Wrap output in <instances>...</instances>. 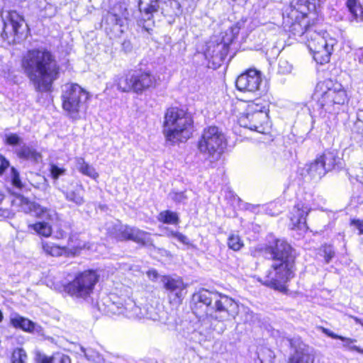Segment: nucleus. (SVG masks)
Instances as JSON below:
<instances>
[{
    "label": "nucleus",
    "instance_id": "obj_4",
    "mask_svg": "<svg viewBox=\"0 0 363 363\" xmlns=\"http://www.w3.org/2000/svg\"><path fill=\"white\" fill-rule=\"evenodd\" d=\"M289 244L284 240H277L274 246V289L283 294L288 291L286 283L293 277L294 257Z\"/></svg>",
    "mask_w": 363,
    "mask_h": 363
},
{
    "label": "nucleus",
    "instance_id": "obj_39",
    "mask_svg": "<svg viewBox=\"0 0 363 363\" xmlns=\"http://www.w3.org/2000/svg\"><path fill=\"white\" fill-rule=\"evenodd\" d=\"M320 255L323 256L325 263H329L335 257V252L333 246L325 245L320 250Z\"/></svg>",
    "mask_w": 363,
    "mask_h": 363
},
{
    "label": "nucleus",
    "instance_id": "obj_13",
    "mask_svg": "<svg viewBox=\"0 0 363 363\" xmlns=\"http://www.w3.org/2000/svg\"><path fill=\"white\" fill-rule=\"evenodd\" d=\"M3 32L1 36L9 43L19 40L25 30L23 17L16 11L3 13Z\"/></svg>",
    "mask_w": 363,
    "mask_h": 363
},
{
    "label": "nucleus",
    "instance_id": "obj_48",
    "mask_svg": "<svg viewBox=\"0 0 363 363\" xmlns=\"http://www.w3.org/2000/svg\"><path fill=\"white\" fill-rule=\"evenodd\" d=\"M355 126L363 138V110H359L357 112V120L355 123Z\"/></svg>",
    "mask_w": 363,
    "mask_h": 363
},
{
    "label": "nucleus",
    "instance_id": "obj_37",
    "mask_svg": "<svg viewBox=\"0 0 363 363\" xmlns=\"http://www.w3.org/2000/svg\"><path fill=\"white\" fill-rule=\"evenodd\" d=\"M228 246L234 251H238L244 246V243L238 234L232 233L228 238Z\"/></svg>",
    "mask_w": 363,
    "mask_h": 363
},
{
    "label": "nucleus",
    "instance_id": "obj_25",
    "mask_svg": "<svg viewBox=\"0 0 363 363\" xmlns=\"http://www.w3.org/2000/svg\"><path fill=\"white\" fill-rule=\"evenodd\" d=\"M262 116V112L255 113L253 114H247V116H242L239 118V123L241 126L247 128L250 130H255L258 133H261L264 135H267L270 137L271 126L264 127L262 125L257 126L255 124H252L251 122H247V120L253 121L259 119L261 118Z\"/></svg>",
    "mask_w": 363,
    "mask_h": 363
},
{
    "label": "nucleus",
    "instance_id": "obj_36",
    "mask_svg": "<svg viewBox=\"0 0 363 363\" xmlns=\"http://www.w3.org/2000/svg\"><path fill=\"white\" fill-rule=\"evenodd\" d=\"M338 340H340L342 342V347L344 350L350 352L355 351L358 353L360 352L361 348L355 345V343L357 342L356 339L340 335Z\"/></svg>",
    "mask_w": 363,
    "mask_h": 363
},
{
    "label": "nucleus",
    "instance_id": "obj_18",
    "mask_svg": "<svg viewBox=\"0 0 363 363\" xmlns=\"http://www.w3.org/2000/svg\"><path fill=\"white\" fill-rule=\"evenodd\" d=\"M162 281L164 284V288L169 291V296H174V301L179 302L185 294V289L186 286L183 282V280L180 277H163Z\"/></svg>",
    "mask_w": 363,
    "mask_h": 363
},
{
    "label": "nucleus",
    "instance_id": "obj_44",
    "mask_svg": "<svg viewBox=\"0 0 363 363\" xmlns=\"http://www.w3.org/2000/svg\"><path fill=\"white\" fill-rule=\"evenodd\" d=\"M292 67L288 62V61L285 60H280L278 65V73L285 74L290 73L291 71Z\"/></svg>",
    "mask_w": 363,
    "mask_h": 363
},
{
    "label": "nucleus",
    "instance_id": "obj_53",
    "mask_svg": "<svg viewBox=\"0 0 363 363\" xmlns=\"http://www.w3.org/2000/svg\"><path fill=\"white\" fill-rule=\"evenodd\" d=\"M352 224L359 230V234L361 235V240L363 242V221L361 220H352Z\"/></svg>",
    "mask_w": 363,
    "mask_h": 363
},
{
    "label": "nucleus",
    "instance_id": "obj_56",
    "mask_svg": "<svg viewBox=\"0 0 363 363\" xmlns=\"http://www.w3.org/2000/svg\"><path fill=\"white\" fill-rule=\"evenodd\" d=\"M10 212L8 210L0 208V218H8Z\"/></svg>",
    "mask_w": 363,
    "mask_h": 363
},
{
    "label": "nucleus",
    "instance_id": "obj_7",
    "mask_svg": "<svg viewBox=\"0 0 363 363\" xmlns=\"http://www.w3.org/2000/svg\"><path fill=\"white\" fill-rule=\"evenodd\" d=\"M303 42L313 53L317 63L323 65L330 61L335 40L330 38L325 30H318L315 26H308Z\"/></svg>",
    "mask_w": 363,
    "mask_h": 363
},
{
    "label": "nucleus",
    "instance_id": "obj_10",
    "mask_svg": "<svg viewBox=\"0 0 363 363\" xmlns=\"http://www.w3.org/2000/svg\"><path fill=\"white\" fill-rule=\"evenodd\" d=\"M99 276L94 270H86L78 274L65 286V291L73 298L87 301L94 293Z\"/></svg>",
    "mask_w": 363,
    "mask_h": 363
},
{
    "label": "nucleus",
    "instance_id": "obj_20",
    "mask_svg": "<svg viewBox=\"0 0 363 363\" xmlns=\"http://www.w3.org/2000/svg\"><path fill=\"white\" fill-rule=\"evenodd\" d=\"M284 23L285 26L289 27V31L294 36H299L303 42L306 28L308 26H307L306 18L296 19V18H290L289 16L284 14Z\"/></svg>",
    "mask_w": 363,
    "mask_h": 363
},
{
    "label": "nucleus",
    "instance_id": "obj_49",
    "mask_svg": "<svg viewBox=\"0 0 363 363\" xmlns=\"http://www.w3.org/2000/svg\"><path fill=\"white\" fill-rule=\"evenodd\" d=\"M172 199L178 203H183L187 199L184 192H174L172 194Z\"/></svg>",
    "mask_w": 363,
    "mask_h": 363
},
{
    "label": "nucleus",
    "instance_id": "obj_43",
    "mask_svg": "<svg viewBox=\"0 0 363 363\" xmlns=\"http://www.w3.org/2000/svg\"><path fill=\"white\" fill-rule=\"evenodd\" d=\"M106 21L108 24L121 26L123 19L120 16L110 12L106 17Z\"/></svg>",
    "mask_w": 363,
    "mask_h": 363
},
{
    "label": "nucleus",
    "instance_id": "obj_22",
    "mask_svg": "<svg viewBox=\"0 0 363 363\" xmlns=\"http://www.w3.org/2000/svg\"><path fill=\"white\" fill-rule=\"evenodd\" d=\"M311 7H313V5L309 0H297L296 2L291 3L290 11L286 13V15L296 19L306 18Z\"/></svg>",
    "mask_w": 363,
    "mask_h": 363
},
{
    "label": "nucleus",
    "instance_id": "obj_31",
    "mask_svg": "<svg viewBox=\"0 0 363 363\" xmlns=\"http://www.w3.org/2000/svg\"><path fill=\"white\" fill-rule=\"evenodd\" d=\"M307 172L314 180L320 179L327 173L325 167L323 165L318 157L308 165Z\"/></svg>",
    "mask_w": 363,
    "mask_h": 363
},
{
    "label": "nucleus",
    "instance_id": "obj_51",
    "mask_svg": "<svg viewBox=\"0 0 363 363\" xmlns=\"http://www.w3.org/2000/svg\"><path fill=\"white\" fill-rule=\"evenodd\" d=\"M37 363H52V357H48L44 354H38L36 357Z\"/></svg>",
    "mask_w": 363,
    "mask_h": 363
},
{
    "label": "nucleus",
    "instance_id": "obj_16",
    "mask_svg": "<svg viewBox=\"0 0 363 363\" xmlns=\"http://www.w3.org/2000/svg\"><path fill=\"white\" fill-rule=\"evenodd\" d=\"M309 211L310 209L308 206L301 203L294 205L289 214L291 228L298 229L303 232L306 231L308 230L306 216Z\"/></svg>",
    "mask_w": 363,
    "mask_h": 363
},
{
    "label": "nucleus",
    "instance_id": "obj_59",
    "mask_svg": "<svg viewBox=\"0 0 363 363\" xmlns=\"http://www.w3.org/2000/svg\"><path fill=\"white\" fill-rule=\"evenodd\" d=\"M352 318L354 319V320L357 323H359V324L362 325V323H363V322L362 321V320H361V319H359V318H357V317L352 316Z\"/></svg>",
    "mask_w": 363,
    "mask_h": 363
},
{
    "label": "nucleus",
    "instance_id": "obj_54",
    "mask_svg": "<svg viewBox=\"0 0 363 363\" xmlns=\"http://www.w3.org/2000/svg\"><path fill=\"white\" fill-rule=\"evenodd\" d=\"M321 330L325 335L333 339H338V337H340L339 335L335 334L328 328H321Z\"/></svg>",
    "mask_w": 363,
    "mask_h": 363
},
{
    "label": "nucleus",
    "instance_id": "obj_46",
    "mask_svg": "<svg viewBox=\"0 0 363 363\" xmlns=\"http://www.w3.org/2000/svg\"><path fill=\"white\" fill-rule=\"evenodd\" d=\"M52 363H71V360L67 355L57 353L52 356Z\"/></svg>",
    "mask_w": 363,
    "mask_h": 363
},
{
    "label": "nucleus",
    "instance_id": "obj_30",
    "mask_svg": "<svg viewBox=\"0 0 363 363\" xmlns=\"http://www.w3.org/2000/svg\"><path fill=\"white\" fill-rule=\"evenodd\" d=\"M42 249L47 255L52 257H59L67 255L69 251L66 247H60L54 242L43 241Z\"/></svg>",
    "mask_w": 363,
    "mask_h": 363
},
{
    "label": "nucleus",
    "instance_id": "obj_55",
    "mask_svg": "<svg viewBox=\"0 0 363 363\" xmlns=\"http://www.w3.org/2000/svg\"><path fill=\"white\" fill-rule=\"evenodd\" d=\"M147 275L150 279L155 280L157 278L158 274L155 270H149Z\"/></svg>",
    "mask_w": 363,
    "mask_h": 363
},
{
    "label": "nucleus",
    "instance_id": "obj_15",
    "mask_svg": "<svg viewBox=\"0 0 363 363\" xmlns=\"http://www.w3.org/2000/svg\"><path fill=\"white\" fill-rule=\"evenodd\" d=\"M19 200L21 210L25 213H33L36 217L46 220H52L57 216L55 211L41 206L26 198L22 197Z\"/></svg>",
    "mask_w": 363,
    "mask_h": 363
},
{
    "label": "nucleus",
    "instance_id": "obj_6",
    "mask_svg": "<svg viewBox=\"0 0 363 363\" xmlns=\"http://www.w3.org/2000/svg\"><path fill=\"white\" fill-rule=\"evenodd\" d=\"M114 85L121 92H130L141 95L145 91L155 89L160 84V77L150 70H136L117 75Z\"/></svg>",
    "mask_w": 363,
    "mask_h": 363
},
{
    "label": "nucleus",
    "instance_id": "obj_29",
    "mask_svg": "<svg viewBox=\"0 0 363 363\" xmlns=\"http://www.w3.org/2000/svg\"><path fill=\"white\" fill-rule=\"evenodd\" d=\"M17 156L23 160L38 162L41 159V155L33 147L23 145L16 150Z\"/></svg>",
    "mask_w": 363,
    "mask_h": 363
},
{
    "label": "nucleus",
    "instance_id": "obj_12",
    "mask_svg": "<svg viewBox=\"0 0 363 363\" xmlns=\"http://www.w3.org/2000/svg\"><path fill=\"white\" fill-rule=\"evenodd\" d=\"M262 73L255 69H249L240 74L235 82L238 91L246 94L249 99L247 101H251L252 98L261 90Z\"/></svg>",
    "mask_w": 363,
    "mask_h": 363
},
{
    "label": "nucleus",
    "instance_id": "obj_17",
    "mask_svg": "<svg viewBox=\"0 0 363 363\" xmlns=\"http://www.w3.org/2000/svg\"><path fill=\"white\" fill-rule=\"evenodd\" d=\"M287 342L295 348L294 353L291 355L289 363H314V356L308 346L299 340Z\"/></svg>",
    "mask_w": 363,
    "mask_h": 363
},
{
    "label": "nucleus",
    "instance_id": "obj_34",
    "mask_svg": "<svg viewBox=\"0 0 363 363\" xmlns=\"http://www.w3.org/2000/svg\"><path fill=\"white\" fill-rule=\"evenodd\" d=\"M28 228L34 230L37 234L44 237L50 236L52 231L51 225L47 222H38L29 225Z\"/></svg>",
    "mask_w": 363,
    "mask_h": 363
},
{
    "label": "nucleus",
    "instance_id": "obj_21",
    "mask_svg": "<svg viewBox=\"0 0 363 363\" xmlns=\"http://www.w3.org/2000/svg\"><path fill=\"white\" fill-rule=\"evenodd\" d=\"M318 157L323 165L325 167L327 172L335 169H339L342 166L341 159L338 156V152L336 150H325Z\"/></svg>",
    "mask_w": 363,
    "mask_h": 363
},
{
    "label": "nucleus",
    "instance_id": "obj_23",
    "mask_svg": "<svg viewBox=\"0 0 363 363\" xmlns=\"http://www.w3.org/2000/svg\"><path fill=\"white\" fill-rule=\"evenodd\" d=\"M61 191L65 195L67 201L72 202L77 206H81L84 203V188L82 184H76V186H74L72 189L63 186Z\"/></svg>",
    "mask_w": 363,
    "mask_h": 363
},
{
    "label": "nucleus",
    "instance_id": "obj_58",
    "mask_svg": "<svg viewBox=\"0 0 363 363\" xmlns=\"http://www.w3.org/2000/svg\"><path fill=\"white\" fill-rule=\"evenodd\" d=\"M359 62L363 65V47L359 50Z\"/></svg>",
    "mask_w": 363,
    "mask_h": 363
},
{
    "label": "nucleus",
    "instance_id": "obj_32",
    "mask_svg": "<svg viewBox=\"0 0 363 363\" xmlns=\"http://www.w3.org/2000/svg\"><path fill=\"white\" fill-rule=\"evenodd\" d=\"M346 5L353 19L357 22H363V7L359 0H347Z\"/></svg>",
    "mask_w": 363,
    "mask_h": 363
},
{
    "label": "nucleus",
    "instance_id": "obj_5",
    "mask_svg": "<svg viewBox=\"0 0 363 363\" xmlns=\"http://www.w3.org/2000/svg\"><path fill=\"white\" fill-rule=\"evenodd\" d=\"M315 96L318 99L316 108L320 116L325 113L335 112L347 100L346 91L342 84L332 80L318 83Z\"/></svg>",
    "mask_w": 363,
    "mask_h": 363
},
{
    "label": "nucleus",
    "instance_id": "obj_3",
    "mask_svg": "<svg viewBox=\"0 0 363 363\" xmlns=\"http://www.w3.org/2000/svg\"><path fill=\"white\" fill-rule=\"evenodd\" d=\"M193 121L184 110L169 108L164 116L163 133L167 141L172 143L186 141L192 133Z\"/></svg>",
    "mask_w": 363,
    "mask_h": 363
},
{
    "label": "nucleus",
    "instance_id": "obj_11",
    "mask_svg": "<svg viewBox=\"0 0 363 363\" xmlns=\"http://www.w3.org/2000/svg\"><path fill=\"white\" fill-rule=\"evenodd\" d=\"M106 312L114 315H123L132 319L143 318V308L136 305L135 302L130 298L118 297L111 294L105 300Z\"/></svg>",
    "mask_w": 363,
    "mask_h": 363
},
{
    "label": "nucleus",
    "instance_id": "obj_1",
    "mask_svg": "<svg viewBox=\"0 0 363 363\" xmlns=\"http://www.w3.org/2000/svg\"><path fill=\"white\" fill-rule=\"evenodd\" d=\"M194 313L201 323L200 333H208L213 328L212 320L219 322L235 318L239 306L230 297L217 291L201 289L193 295Z\"/></svg>",
    "mask_w": 363,
    "mask_h": 363
},
{
    "label": "nucleus",
    "instance_id": "obj_28",
    "mask_svg": "<svg viewBox=\"0 0 363 363\" xmlns=\"http://www.w3.org/2000/svg\"><path fill=\"white\" fill-rule=\"evenodd\" d=\"M74 164L76 169L83 175L89 177L94 180L99 177V174L95 168L87 163L82 157H76L74 158Z\"/></svg>",
    "mask_w": 363,
    "mask_h": 363
},
{
    "label": "nucleus",
    "instance_id": "obj_35",
    "mask_svg": "<svg viewBox=\"0 0 363 363\" xmlns=\"http://www.w3.org/2000/svg\"><path fill=\"white\" fill-rule=\"evenodd\" d=\"M240 33V27L237 25L231 26L228 28L225 35L223 36L221 41L228 47L238 37Z\"/></svg>",
    "mask_w": 363,
    "mask_h": 363
},
{
    "label": "nucleus",
    "instance_id": "obj_19",
    "mask_svg": "<svg viewBox=\"0 0 363 363\" xmlns=\"http://www.w3.org/2000/svg\"><path fill=\"white\" fill-rule=\"evenodd\" d=\"M228 52V48L220 40H211L206 44L204 54L206 58L220 62L224 60Z\"/></svg>",
    "mask_w": 363,
    "mask_h": 363
},
{
    "label": "nucleus",
    "instance_id": "obj_40",
    "mask_svg": "<svg viewBox=\"0 0 363 363\" xmlns=\"http://www.w3.org/2000/svg\"><path fill=\"white\" fill-rule=\"evenodd\" d=\"M164 4L169 8V15L177 16L181 13V6L177 0H165ZM168 12V11H167Z\"/></svg>",
    "mask_w": 363,
    "mask_h": 363
},
{
    "label": "nucleus",
    "instance_id": "obj_27",
    "mask_svg": "<svg viewBox=\"0 0 363 363\" xmlns=\"http://www.w3.org/2000/svg\"><path fill=\"white\" fill-rule=\"evenodd\" d=\"M139 10L145 21H150L155 12L159 8L158 0H140Z\"/></svg>",
    "mask_w": 363,
    "mask_h": 363
},
{
    "label": "nucleus",
    "instance_id": "obj_57",
    "mask_svg": "<svg viewBox=\"0 0 363 363\" xmlns=\"http://www.w3.org/2000/svg\"><path fill=\"white\" fill-rule=\"evenodd\" d=\"M177 233L178 232H174L173 230H169V229H167V236L169 238H174V234Z\"/></svg>",
    "mask_w": 363,
    "mask_h": 363
},
{
    "label": "nucleus",
    "instance_id": "obj_9",
    "mask_svg": "<svg viewBox=\"0 0 363 363\" xmlns=\"http://www.w3.org/2000/svg\"><path fill=\"white\" fill-rule=\"evenodd\" d=\"M62 108L72 120H79L87 108L89 93L77 84H65L62 87Z\"/></svg>",
    "mask_w": 363,
    "mask_h": 363
},
{
    "label": "nucleus",
    "instance_id": "obj_26",
    "mask_svg": "<svg viewBox=\"0 0 363 363\" xmlns=\"http://www.w3.org/2000/svg\"><path fill=\"white\" fill-rule=\"evenodd\" d=\"M11 325L18 329L23 331L32 333L35 328V323L30 320L20 315L17 313H12L10 315Z\"/></svg>",
    "mask_w": 363,
    "mask_h": 363
},
{
    "label": "nucleus",
    "instance_id": "obj_42",
    "mask_svg": "<svg viewBox=\"0 0 363 363\" xmlns=\"http://www.w3.org/2000/svg\"><path fill=\"white\" fill-rule=\"evenodd\" d=\"M66 169L60 167L55 164H51L50 167V172L51 177L53 179L57 180L61 176H63L66 173Z\"/></svg>",
    "mask_w": 363,
    "mask_h": 363
},
{
    "label": "nucleus",
    "instance_id": "obj_60",
    "mask_svg": "<svg viewBox=\"0 0 363 363\" xmlns=\"http://www.w3.org/2000/svg\"><path fill=\"white\" fill-rule=\"evenodd\" d=\"M264 284L271 286L272 285V279H267L264 282Z\"/></svg>",
    "mask_w": 363,
    "mask_h": 363
},
{
    "label": "nucleus",
    "instance_id": "obj_62",
    "mask_svg": "<svg viewBox=\"0 0 363 363\" xmlns=\"http://www.w3.org/2000/svg\"><path fill=\"white\" fill-rule=\"evenodd\" d=\"M359 354H363V349L361 348Z\"/></svg>",
    "mask_w": 363,
    "mask_h": 363
},
{
    "label": "nucleus",
    "instance_id": "obj_50",
    "mask_svg": "<svg viewBox=\"0 0 363 363\" xmlns=\"http://www.w3.org/2000/svg\"><path fill=\"white\" fill-rule=\"evenodd\" d=\"M0 174H2L5 169L9 167V162L5 158L4 156L0 154Z\"/></svg>",
    "mask_w": 363,
    "mask_h": 363
},
{
    "label": "nucleus",
    "instance_id": "obj_52",
    "mask_svg": "<svg viewBox=\"0 0 363 363\" xmlns=\"http://www.w3.org/2000/svg\"><path fill=\"white\" fill-rule=\"evenodd\" d=\"M174 238H176L179 242H182L184 245L189 244V240L188 238L179 232L174 234Z\"/></svg>",
    "mask_w": 363,
    "mask_h": 363
},
{
    "label": "nucleus",
    "instance_id": "obj_38",
    "mask_svg": "<svg viewBox=\"0 0 363 363\" xmlns=\"http://www.w3.org/2000/svg\"><path fill=\"white\" fill-rule=\"evenodd\" d=\"M81 350L88 360L98 363L101 362L103 360V358L101 356V354L98 352L95 351L91 348L86 349L82 347Z\"/></svg>",
    "mask_w": 363,
    "mask_h": 363
},
{
    "label": "nucleus",
    "instance_id": "obj_2",
    "mask_svg": "<svg viewBox=\"0 0 363 363\" xmlns=\"http://www.w3.org/2000/svg\"><path fill=\"white\" fill-rule=\"evenodd\" d=\"M24 72L38 91H48L57 78L59 67L52 53L45 49L28 50L21 62Z\"/></svg>",
    "mask_w": 363,
    "mask_h": 363
},
{
    "label": "nucleus",
    "instance_id": "obj_45",
    "mask_svg": "<svg viewBox=\"0 0 363 363\" xmlns=\"http://www.w3.org/2000/svg\"><path fill=\"white\" fill-rule=\"evenodd\" d=\"M11 182L16 188L21 189L23 186L22 182L20 179L19 173L14 167L11 168Z\"/></svg>",
    "mask_w": 363,
    "mask_h": 363
},
{
    "label": "nucleus",
    "instance_id": "obj_47",
    "mask_svg": "<svg viewBox=\"0 0 363 363\" xmlns=\"http://www.w3.org/2000/svg\"><path fill=\"white\" fill-rule=\"evenodd\" d=\"M21 138L16 134H9L6 135V143L10 145H16L21 143Z\"/></svg>",
    "mask_w": 363,
    "mask_h": 363
},
{
    "label": "nucleus",
    "instance_id": "obj_41",
    "mask_svg": "<svg viewBox=\"0 0 363 363\" xmlns=\"http://www.w3.org/2000/svg\"><path fill=\"white\" fill-rule=\"evenodd\" d=\"M27 355L23 349H16L12 354L13 363H26Z\"/></svg>",
    "mask_w": 363,
    "mask_h": 363
},
{
    "label": "nucleus",
    "instance_id": "obj_24",
    "mask_svg": "<svg viewBox=\"0 0 363 363\" xmlns=\"http://www.w3.org/2000/svg\"><path fill=\"white\" fill-rule=\"evenodd\" d=\"M143 318L159 321L164 325L169 324L167 312L161 308L155 307L152 305L143 308Z\"/></svg>",
    "mask_w": 363,
    "mask_h": 363
},
{
    "label": "nucleus",
    "instance_id": "obj_8",
    "mask_svg": "<svg viewBox=\"0 0 363 363\" xmlns=\"http://www.w3.org/2000/svg\"><path fill=\"white\" fill-rule=\"evenodd\" d=\"M225 133L218 127L208 126L203 129L197 142L199 152L210 162L218 160L227 147Z\"/></svg>",
    "mask_w": 363,
    "mask_h": 363
},
{
    "label": "nucleus",
    "instance_id": "obj_63",
    "mask_svg": "<svg viewBox=\"0 0 363 363\" xmlns=\"http://www.w3.org/2000/svg\"><path fill=\"white\" fill-rule=\"evenodd\" d=\"M362 325L363 326V323H362Z\"/></svg>",
    "mask_w": 363,
    "mask_h": 363
},
{
    "label": "nucleus",
    "instance_id": "obj_61",
    "mask_svg": "<svg viewBox=\"0 0 363 363\" xmlns=\"http://www.w3.org/2000/svg\"><path fill=\"white\" fill-rule=\"evenodd\" d=\"M3 318H4V315H3L2 311L0 310V323L2 322Z\"/></svg>",
    "mask_w": 363,
    "mask_h": 363
},
{
    "label": "nucleus",
    "instance_id": "obj_14",
    "mask_svg": "<svg viewBox=\"0 0 363 363\" xmlns=\"http://www.w3.org/2000/svg\"><path fill=\"white\" fill-rule=\"evenodd\" d=\"M107 230L119 240H130L143 245H152L150 234L134 227L116 223L113 226H108Z\"/></svg>",
    "mask_w": 363,
    "mask_h": 363
},
{
    "label": "nucleus",
    "instance_id": "obj_33",
    "mask_svg": "<svg viewBox=\"0 0 363 363\" xmlns=\"http://www.w3.org/2000/svg\"><path fill=\"white\" fill-rule=\"evenodd\" d=\"M157 220L170 225H177L179 222L178 214L169 210L161 211L157 216Z\"/></svg>",
    "mask_w": 363,
    "mask_h": 363
}]
</instances>
